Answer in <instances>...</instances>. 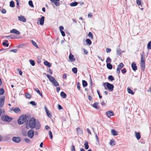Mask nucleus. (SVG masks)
<instances>
[{"label":"nucleus","instance_id":"obj_48","mask_svg":"<svg viewBox=\"0 0 151 151\" xmlns=\"http://www.w3.org/2000/svg\"><path fill=\"white\" fill-rule=\"evenodd\" d=\"M4 90L2 88H1L0 89V95H2L4 94Z\"/></svg>","mask_w":151,"mask_h":151},{"label":"nucleus","instance_id":"obj_9","mask_svg":"<svg viewBox=\"0 0 151 151\" xmlns=\"http://www.w3.org/2000/svg\"><path fill=\"white\" fill-rule=\"evenodd\" d=\"M12 140L16 143L19 142L21 141V138L19 137H14L12 138Z\"/></svg>","mask_w":151,"mask_h":151},{"label":"nucleus","instance_id":"obj_37","mask_svg":"<svg viewBox=\"0 0 151 151\" xmlns=\"http://www.w3.org/2000/svg\"><path fill=\"white\" fill-rule=\"evenodd\" d=\"M78 4L77 2H72L70 4V5L71 6H76Z\"/></svg>","mask_w":151,"mask_h":151},{"label":"nucleus","instance_id":"obj_44","mask_svg":"<svg viewBox=\"0 0 151 151\" xmlns=\"http://www.w3.org/2000/svg\"><path fill=\"white\" fill-rule=\"evenodd\" d=\"M141 1L140 0H136V3L139 6H142V4H141Z\"/></svg>","mask_w":151,"mask_h":151},{"label":"nucleus","instance_id":"obj_54","mask_svg":"<svg viewBox=\"0 0 151 151\" xmlns=\"http://www.w3.org/2000/svg\"><path fill=\"white\" fill-rule=\"evenodd\" d=\"M30 104H32L33 106H35L37 105V103L34 101H31L30 102Z\"/></svg>","mask_w":151,"mask_h":151},{"label":"nucleus","instance_id":"obj_34","mask_svg":"<svg viewBox=\"0 0 151 151\" xmlns=\"http://www.w3.org/2000/svg\"><path fill=\"white\" fill-rule=\"evenodd\" d=\"M9 6L11 7H14L15 6V3L13 1H12L10 2Z\"/></svg>","mask_w":151,"mask_h":151},{"label":"nucleus","instance_id":"obj_20","mask_svg":"<svg viewBox=\"0 0 151 151\" xmlns=\"http://www.w3.org/2000/svg\"><path fill=\"white\" fill-rule=\"evenodd\" d=\"M4 98H1L0 99V107H1L3 106L4 104Z\"/></svg>","mask_w":151,"mask_h":151},{"label":"nucleus","instance_id":"obj_7","mask_svg":"<svg viewBox=\"0 0 151 151\" xmlns=\"http://www.w3.org/2000/svg\"><path fill=\"white\" fill-rule=\"evenodd\" d=\"M34 131L32 129H30L27 133V135L30 138H32L34 135Z\"/></svg>","mask_w":151,"mask_h":151},{"label":"nucleus","instance_id":"obj_56","mask_svg":"<svg viewBox=\"0 0 151 151\" xmlns=\"http://www.w3.org/2000/svg\"><path fill=\"white\" fill-rule=\"evenodd\" d=\"M77 88L78 90L80 91L81 87L80 84L79 82H78L77 83Z\"/></svg>","mask_w":151,"mask_h":151},{"label":"nucleus","instance_id":"obj_6","mask_svg":"<svg viewBox=\"0 0 151 151\" xmlns=\"http://www.w3.org/2000/svg\"><path fill=\"white\" fill-rule=\"evenodd\" d=\"M124 66V65L122 63H120L117 66L116 69V73L118 74H119L121 70L123 68Z\"/></svg>","mask_w":151,"mask_h":151},{"label":"nucleus","instance_id":"obj_3","mask_svg":"<svg viewBox=\"0 0 151 151\" xmlns=\"http://www.w3.org/2000/svg\"><path fill=\"white\" fill-rule=\"evenodd\" d=\"M103 86L106 90H109L110 91H112L114 90V86L112 84L106 82L103 84Z\"/></svg>","mask_w":151,"mask_h":151},{"label":"nucleus","instance_id":"obj_60","mask_svg":"<svg viewBox=\"0 0 151 151\" xmlns=\"http://www.w3.org/2000/svg\"><path fill=\"white\" fill-rule=\"evenodd\" d=\"M17 51V49H12L10 50V52H13L14 53H16Z\"/></svg>","mask_w":151,"mask_h":151},{"label":"nucleus","instance_id":"obj_17","mask_svg":"<svg viewBox=\"0 0 151 151\" xmlns=\"http://www.w3.org/2000/svg\"><path fill=\"white\" fill-rule=\"evenodd\" d=\"M134 133L135 137L137 139V140L141 138V135L140 133L139 132H135Z\"/></svg>","mask_w":151,"mask_h":151},{"label":"nucleus","instance_id":"obj_28","mask_svg":"<svg viewBox=\"0 0 151 151\" xmlns=\"http://www.w3.org/2000/svg\"><path fill=\"white\" fill-rule=\"evenodd\" d=\"M122 50L120 49H116V55L118 56H121Z\"/></svg>","mask_w":151,"mask_h":151},{"label":"nucleus","instance_id":"obj_13","mask_svg":"<svg viewBox=\"0 0 151 151\" xmlns=\"http://www.w3.org/2000/svg\"><path fill=\"white\" fill-rule=\"evenodd\" d=\"M69 58L71 62L74 61L76 60V59L74 57V55L71 53H70L69 56Z\"/></svg>","mask_w":151,"mask_h":151},{"label":"nucleus","instance_id":"obj_40","mask_svg":"<svg viewBox=\"0 0 151 151\" xmlns=\"http://www.w3.org/2000/svg\"><path fill=\"white\" fill-rule=\"evenodd\" d=\"M30 64L32 66H34L35 65V62L34 60H29Z\"/></svg>","mask_w":151,"mask_h":151},{"label":"nucleus","instance_id":"obj_21","mask_svg":"<svg viewBox=\"0 0 151 151\" xmlns=\"http://www.w3.org/2000/svg\"><path fill=\"white\" fill-rule=\"evenodd\" d=\"M34 90L35 91L37 92L39 94L40 96L42 98L43 97V95L42 93L40 92L39 89L37 88H34Z\"/></svg>","mask_w":151,"mask_h":151},{"label":"nucleus","instance_id":"obj_64","mask_svg":"<svg viewBox=\"0 0 151 151\" xmlns=\"http://www.w3.org/2000/svg\"><path fill=\"white\" fill-rule=\"evenodd\" d=\"M22 134L24 136H26L27 135V132L26 131L23 132H22Z\"/></svg>","mask_w":151,"mask_h":151},{"label":"nucleus","instance_id":"obj_55","mask_svg":"<svg viewBox=\"0 0 151 151\" xmlns=\"http://www.w3.org/2000/svg\"><path fill=\"white\" fill-rule=\"evenodd\" d=\"M59 0H54L55 2H56V3H58L57 4H54L56 6H59L60 5V4L59 2H58L59 1Z\"/></svg>","mask_w":151,"mask_h":151},{"label":"nucleus","instance_id":"obj_41","mask_svg":"<svg viewBox=\"0 0 151 151\" xmlns=\"http://www.w3.org/2000/svg\"><path fill=\"white\" fill-rule=\"evenodd\" d=\"M72 70L74 73L76 74L77 72V68L76 67L73 68L72 69Z\"/></svg>","mask_w":151,"mask_h":151},{"label":"nucleus","instance_id":"obj_16","mask_svg":"<svg viewBox=\"0 0 151 151\" xmlns=\"http://www.w3.org/2000/svg\"><path fill=\"white\" fill-rule=\"evenodd\" d=\"M41 127V124L38 121L36 122V125L35 128L36 130H38L40 129Z\"/></svg>","mask_w":151,"mask_h":151},{"label":"nucleus","instance_id":"obj_58","mask_svg":"<svg viewBox=\"0 0 151 151\" xmlns=\"http://www.w3.org/2000/svg\"><path fill=\"white\" fill-rule=\"evenodd\" d=\"M106 50L107 53L110 52L111 51V49L108 47L106 48Z\"/></svg>","mask_w":151,"mask_h":151},{"label":"nucleus","instance_id":"obj_52","mask_svg":"<svg viewBox=\"0 0 151 151\" xmlns=\"http://www.w3.org/2000/svg\"><path fill=\"white\" fill-rule=\"evenodd\" d=\"M46 113L47 116L49 118H51L52 117V116L49 111H47V112H46Z\"/></svg>","mask_w":151,"mask_h":151},{"label":"nucleus","instance_id":"obj_18","mask_svg":"<svg viewBox=\"0 0 151 151\" xmlns=\"http://www.w3.org/2000/svg\"><path fill=\"white\" fill-rule=\"evenodd\" d=\"M76 131L78 134H81L83 133L82 129L80 127H78Z\"/></svg>","mask_w":151,"mask_h":151},{"label":"nucleus","instance_id":"obj_49","mask_svg":"<svg viewBox=\"0 0 151 151\" xmlns=\"http://www.w3.org/2000/svg\"><path fill=\"white\" fill-rule=\"evenodd\" d=\"M110 145H115V144L114 143V141L113 140H111L110 141Z\"/></svg>","mask_w":151,"mask_h":151},{"label":"nucleus","instance_id":"obj_51","mask_svg":"<svg viewBox=\"0 0 151 151\" xmlns=\"http://www.w3.org/2000/svg\"><path fill=\"white\" fill-rule=\"evenodd\" d=\"M24 140L25 142L27 143H29L30 142V140L27 138H25Z\"/></svg>","mask_w":151,"mask_h":151},{"label":"nucleus","instance_id":"obj_26","mask_svg":"<svg viewBox=\"0 0 151 151\" xmlns=\"http://www.w3.org/2000/svg\"><path fill=\"white\" fill-rule=\"evenodd\" d=\"M51 83H52L55 86H59V85L58 83L56 81L55 79V80H54Z\"/></svg>","mask_w":151,"mask_h":151},{"label":"nucleus","instance_id":"obj_10","mask_svg":"<svg viewBox=\"0 0 151 151\" xmlns=\"http://www.w3.org/2000/svg\"><path fill=\"white\" fill-rule=\"evenodd\" d=\"M106 115L109 118L114 115V113L112 111H109L106 112Z\"/></svg>","mask_w":151,"mask_h":151},{"label":"nucleus","instance_id":"obj_15","mask_svg":"<svg viewBox=\"0 0 151 151\" xmlns=\"http://www.w3.org/2000/svg\"><path fill=\"white\" fill-rule=\"evenodd\" d=\"M18 18L19 20L23 22H25L26 20V19L24 17L22 16L18 17Z\"/></svg>","mask_w":151,"mask_h":151},{"label":"nucleus","instance_id":"obj_61","mask_svg":"<svg viewBox=\"0 0 151 151\" xmlns=\"http://www.w3.org/2000/svg\"><path fill=\"white\" fill-rule=\"evenodd\" d=\"M47 72H48L51 75L52 73V70L50 68H49L48 69Z\"/></svg>","mask_w":151,"mask_h":151},{"label":"nucleus","instance_id":"obj_35","mask_svg":"<svg viewBox=\"0 0 151 151\" xmlns=\"http://www.w3.org/2000/svg\"><path fill=\"white\" fill-rule=\"evenodd\" d=\"M88 37L91 39H93V35L92 33L91 32H89L88 34Z\"/></svg>","mask_w":151,"mask_h":151},{"label":"nucleus","instance_id":"obj_11","mask_svg":"<svg viewBox=\"0 0 151 151\" xmlns=\"http://www.w3.org/2000/svg\"><path fill=\"white\" fill-rule=\"evenodd\" d=\"M38 21L40 22V24L41 25L44 24L45 17L44 16H42L41 18H39L38 19Z\"/></svg>","mask_w":151,"mask_h":151},{"label":"nucleus","instance_id":"obj_19","mask_svg":"<svg viewBox=\"0 0 151 151\" xmlns=\"http://www.w3.org/2000/svg\"><path fill=\"white\" fill-rule=\"evenodd\" d=\"M60 95L61 97L63 99H65L66 98V94L63 91H62L60 93Z\"/></svg>","mask_w":151,"mask_h":151},{"label":"nucleus","instance_id":"obj_23","mask_svg":"<svg viewBox=\"0 0 151 151\" xmlns=\"http://www.w3.org/2000/svg\"><path fill=\"white\" fill-rule=\"evenodd\" d=\"M8 37V39H16L17 38L16 36L14 35H9L6 36V37Z\"/></svg>","mask_w":151,"mask_h":151},{"label":"nucleus","instance_id":"obj_39","mask_svg":"<svg viewBox=\"0 0 151 151\" xmlns=\"http://www.w3.org/2000/svg\"><path fill=\"white\" fill-rule=\"evenodd\" d=\"M108 79L111 81H112L114 80V78L112 76L110 75L108 77Z\"/></svg>","mask_w":151,"mask_h":151},{"label":"nucleus","instance_id":"obj_36","mask_svg":"<svg viewBox=\"0 0 151 151\" xmlns=\"http://www.w3.org/2000/svg\"><path fill=\"white\" fill-rule=\"evenodd\" d=\"M127 89L128 92L129 93L131 94L132 95H133L134 94V93L128 87Z\"/></svg>","mask_w":151,"mask_h":151},{"label":"nucleus","instance_id":"obj_4","mask_svg":"<svg viewBox=\"0 0 151 151\" xmlns=\"http://www.w3.org/2000/svg\"><path fill=\"white\" fill-rule=\"evenodd\" d=\"M1 119L3 121L9 122L12 120V118L8 115H2L1 117Z\"/></svg>","mask_w":151,"mask_h":151},{"label":"nucleus","instance_id":"obj_1","mask_svg":"<svg viewBox=\"0 0 151 151\" xmlns=\"http://www.w3.org/2000/svg\"><path fill=\"white\" fill-rule=\"evenodd\" d=\"M28 117L26 115H22L20 116L17 120V122L19 125H22L25 122L26 128L28 129V124L29 122V119H27Z\"/></svg>","mask_w":151,"mask_h":151},{"label":"nucleus","instance_id":"obj_57","mask_svg":"<svg viewBox=\"0 0 151 151\" xmlns=\"http://www.w3.org/2000/svg\"><path fill=\"white\" fill-rule=\"evenodd\" d=\"M127 72L126 69L125 68H124L122 70V72L123 74L126 73Z\"/></svg>","mask_w":151,"mask_h":151},{"label":"nucleus","instance_id":"obj_59","mask_svg":"<svg viewBox=\"0 0 151 151\" xmlns=\"http://www.w3.org/2000/svg\"><path fill=\"white\" fill-rule=\"evenodd\" d=\"M0 10L2 14H4L6 13V11L5 9H3Z\"/></svg>","mask_w":151,"mask_h":151},{"label":"nucleus","instance_id":"obj_33","mask_svg":"<svg viewBox=\"0 0 151 151\" xmlns=\"http://www.w3.org/2000/svg\"><path fill=\"white\" fill-rule=\"evenodd\" d=\"M84 145L85 146V149L86 150H87L89 148V146L88 145V142L87 141H86L84 144Z\"/></svg>","mask_w":151,"mask_h":151},{"label":"nucleus","instance_id":"obj_8","mask_svg":"<svg viewBox=\"0 0 151 151\" xmlns=\"http://www.w3.org/2000/svg\"><path fill=\"white\" fill-rule=\"evenodd\" d=\"M43 74L47 76L51 83H52L54 80H55V78L54 77L50 75L47 74L45 73H43Z\"/></svg>","mask_w":151,"mask_h":151},{"label":"nucleus","instance_id":"obj_63","mask_svg":"<svg viewBox=\"0 0 151 151\" xmlns=\"http://www.w3.org/2000/svg\"><path fill=\"white\" fill-rule=\"evenodd\" d=\"M58 108L59 110H61L63 109V107L61 106L60 104H58Z\"/></svg>","mask_w":151,"mask_h":151},{"label":"nucleus","instance_id":"obj_62","mask_svg":"<svg viewBox=\"0 0 151 151\" xmlns=\"http://www.w3.org/2000/svg\"><path fill=\"white\" fill-rule=\"evenodd\" d=\"M60 32L62 36L63 37H65V32L63 30L60 31Z\"/></svg>","mask_w":151,"mask_h":151},{"label":"nucleus","instance_id":"obj_45","mask_svg":"<svg viewBox=\"0 0 151 151\" xmlns=\"http://www.w3.org/2000/svg\"><path fill=\"white\" fill-rule=\"evenodd\" d=\"M32 44L34 45L37 48H39V47L37 45V43L36 42L34 41L33 40H32Z\"/></svg>","mask_w":151,"mask_h":151},{"label":"nucleus","instance_id":"obj_2","mask_svg":"<svg viewBox=\"0 0 151 151\" xmlns=\"http://www.w3.org/2000/svg\"><path fill=\"white\" fill-rule=\"evenodd\" d=\"M36 120L34 117H32L29 120L28 125L29 128L31 129L35 128L36 125Z\"/></svg>","mask_w":151,"mask_h":151},{"label":"nucleus","instance_id":"obj_38","mask_svg":"<svg viewBox=\"0 0 151 151\" xmlns=\"http://www.w3.org/2000/svg\"><path fill=\"white\" fill-rule=\"evenodd\" d=\"M111 60L109 57H108L106 59V64L109 63H111Z\"/></svg>","mask_w":151,"mask_h":151},{"label":"nucleus","instance_id":"obj_46","mask_svg":"<svg viewBox=\"0 0 151 151\" xmlns=\"http://www.w3.org/2000/svg\"><path fill=\"white\" fill-rule=\"evenodd\" d=\"M29 5L31 7H34V5L33 4L32 1L31 0H30L28 2Z\"/></svg>","mask_w":151,"mask_h":151},{"label":"nucleus","instance_id":"obj_47","mask_svg":"<svg viewBox=\"0 0 151 151\" xmlns=\"http://www.w3.org/2000/svg\"><path fill=\"white\" fill-rule=\"evenodd\" d=\"M49 137L50 139H52L53 137V136L52 132L51 131H49Z\"/></svg>","mask_w":151,"mask_h":151},{"label":"nucleus","instance_id":"obj_5","mask_svg":"<svg viewBox=\"0 0 151 151\" xmlns=\"http://www.w3.org/2000/svg\"><path fill=\"white\" fill-rule=\"evenodd\" d=\"M140 67L142 70L144 71L145 69V58H143V55H142L141 57Z\"/></svg>","mask_w":151,"mask_h":151},{"label":"nucleus","instance_id":"obj_50","mask_svg":"<svg viewBox=\"0 0 151 151\" xmlns=\"http://www.w3.org/2000/svg\"><path fill=\"white\" fill-rule=\"evenodd\" d=\"M70 149L71 151H75V147L73 145H72L71 146Z\"/></svg>","mask_w":151,"mask_h":151},{"label":"nucleus","instance_id":"obj_12","mask_svg":"<svg viewBox=\"0 0 151 151\" xmlns=\"http://www.w3.org/2000/svg\"><path fill=\"white\" fill-rule=\"evenodd\" d=\"M131 67L132 69L134 71H136L137 70V67L136 65V63L135 62H133L131 64Z\"/></svg>","mask_w":151,"mask_h":151},{"label":"nucleus","instance_id":"obj_43","mask_svg":"<svg viewBox=\"0 0 151 151\" xmlns=\"http://www.w3.org/2000/svg\"><path fill=\"white\" fill-rule=\"evenodd\" d=\"M25 44H22L17 46V47L18 48H22L25 47Z\"/></svg>","mask_w":151,"mask_h":151},{"label":"nucleus","instance_id":"obj_24","mask_svg":"<svg viewBox=\"0 0 151 151\" xmlns=\"http://www.w3.org/2000/svg\"><path fill=\"white\" fill-rule=\"evenodd\" d=\"M44 64L47 66V67L50 68L51 66V65L49 62L47 61H45L44 62Z\"/></svg>","mask_w":151,"mask_h":151},{"label":"nucleus","instance_id":"obj_42","mask_svg":"<svg viewBox=\"0 0 151 151\" xmlns=\"http://www.w3.org/2000/svg\"><path fill=\"white\" fill-rule=\"evenodd\" d=\"M147 48L148 49H151V41H150L147 44Z\"/></svg>","mask_w":151,"mask_h":151},{"label":"nucleus","instance_id":"obj_27","mask_svg":"<svg viewBox=\"0 0 151 151\" xmlns=\"http://www.w3.org/2000/svg\"><path fill=\"white\" fill-rule=\"evenodd\" d=\"M8 41L7 40H5L4 41V42H3L2 45L4 46H6V47H8L9 46V44L7 43Z\"/></svg>","mask_w":151,"mask_h":151},{"label":"nucleus","instance_id":"obj_22","mask_svg":"<svg viewBox=\"0 0 151 151\" xmlns=\"http://www.w3.org/2000/svg\"><path fill=\"white\" fill-rule=\"evenodd\" d=\"M14 111L16 113H20L21 111L20 109L18 107H16L13 109Z\"/></svg>","mask_w":151,"mask_h":151},{"label":"nucleus","instance_id":"obj_25","mask_svg":"<svg viewBox=\"0 0 151 151\" xmlns=\"http://www.w3.org/2000/svg\"><path fill=\"white\" fill-rule=\"evenodd\" d=\"M111 132L112 134L114 136H116L118 135L117 132L114 129H112Z\"/></svg>","mask_w":151,"mask_h":151},{"label":"nucleus","instance_id":"obj_53","mask_svg":"<svg viewBox=\"0 0 151 151\" xmlns=\"http://www.w3.org/2000/svg\"><path fill=\"white\" fill-rule=\"evenodd\" d=\"M25 96L26 97V98L30 99L31 98V96L28 93H26L25 94Z\"/></svg>","mask_w":151,"mask_h":151},{"label":"nucleus","instance_id":"obj_32","mask_svg":"<svg viewBox=\"0 0 151 151\" xmlns=\"http://www.w3.org/2000/svg\"><path fill=\"white\" fill-rule=\"evenodd\" d=\"M82 85L84 87H86L88 85L87 82L86 81L83 80L82 81Z\"/></svg>","mask_w":151,"mask_h":151},{"label":"nucleus","instance_id":"obj_30","mask_svg":"<svg viewBox=\"0 0 151 151\" xmlns=\"http://www.w3.org/2000/svg\"><path fill=\"white\" fill-rule=\"evenodd\" d=\"M99 103L98 102H95L93 105V106L96 109H99V107L98 106Z\"/></svg>","mask_w":151,"mask_h":151},{"label":"nucleus","instance_id":"obj_31","mask_svg":"<svg viewBox=\"0 0 151 151\" xmlns=\"http://www.w3.org/2000/svg\"><path fill=\"white\" fill-rule=\"evenodd\" d=\"M106 66L107 68L109 70H111L113 67L112 65L110 63L106 64Z\"/></svg>","mask_w":151,"mask_h":151},{"label":"nucleus","instance_id":"obj_14","mask_svg":"<svg viewBox=\"0 0 151 151\" xmlns=\"http://www.w3.org/2000/svg\"><path fill=\"white\" fill-rule=\"evenodd\" d=\"M10 32L15 33L17 35H19L20 34V32L19 31L14 29L10 30Z\"/></svg>","mask_w":151,"mask_h":151},{"label":"nucleus","instance_id":"obj_29","mask_svg":"<svg viewBox=\"0 0 151 151\" xmlns=\"http://www.w3.org/2000/svg\"><path fill=\"white\" fill-rule=\"evenodd\" d=\"M86 44L88 45H90L92 44V42L89 39H87L86 40Z\"/></svg>","mask_w":151,"mask_h":151}]
</instances>
